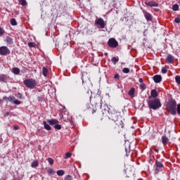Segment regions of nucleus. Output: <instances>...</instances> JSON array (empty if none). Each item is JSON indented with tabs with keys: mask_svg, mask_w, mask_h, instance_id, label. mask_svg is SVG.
<instances>
[{
	"mask_svg": "<svg viewBox=\"0 0 180 180\" xmlns=\"http://www.w3.org/2000/svg\"><path fill=\"white\" fill-rule=\"evenodd\" d=\"M47 172H48V174H50L51 175H53V174H56V172H54V170L51 168H49L47 169Z\"/></svg>",
	"mask_w": 180,
	"mask_h": 180,
	"instance_id": "393cba45",
	"label": "nucleus"
},
{
	"mask_svg": "<svg viewBox=\"0 0 180 180\" xmlns=\"http://www.w3.org/2000/svg\"><path fill=\"white\" fill-rule=\"evenodd\" d=\"M7 116H9V112H7L6 114H4V117H6Z\"/></svg>",
	"mask_w": 180,
	"mask_h": 180,
	"instance_id": "c03bdc74",
	"label": "nucleus"
},
{
	"mask_svg": "<svg viewBox=\"0 0 180 180\" xmlns=\"http://www.w3.org/2000/svg\"><path fill=\"white\" fill-rule=\"evenodd\" d=\"M6 43H7L8 44H12L13 43V40L12 38L10 37H7L6 38Z\"/></svg>",
	"mask_w": 180,
	"mask_h": 180,
	"instance_id": "f3484780",
	"label": "nucleus"
},
{
	"mask_svg": "<svg viewBox=\"0 0 180 180\" xmlns=\"http://www.w3.org/2000/svg\"><path fill=\"white\" fill-rule=\"evenodd\" d=\"M13 72L15 75H18V74H19L20 72V70L19 68H13Z\"/></svg>",
	"mask_w": 180,
	"mask_h": 180,
	"instance_id": "a211bd4d",
	"label": "nucleus"
},
{
	"mask_svg": "<svg viewBox=\"0 0 180 180\" xmlns=\"http://www.w3.org/2000/svg\"><path fill=\"white\" fill-rule=\"evenodd\" d=\"M47 123L51 126H56L58 123V120L56 119L48 120Z\"/></svg>",
	"mask_w": 180,
	"mask_h": 180,
	"instance_id": "9b49d317",
	"label": "nucleus"
},
{
	"mask_svg": "<svg viewBox=\"0 0 180 180\" xmlns=\"http://www.w3.org/2000/svg\"><path fill=\"white\" fill-rule=\"evenodd\" d=\"M162 80V77L160 75H156L153 77V81L156 84H160V82Z\"/></svg>",
	"mask_w": 180,
	"mask_h": 180,
	"instance_id": "9d476101",
	"label": "nucleus"
},
{
	"mask_svg": "<svg viewBox=\"0 0 180 180\" xmlns=\"http://www.w3.org/2000/svg\"><path fill=\"white\" fill-rule=\"evenodd\" d=\"M57 175H58L59 176H63V175H64L65 174V172L64 170H58L57 172H56Z\"/></svg>",
	"mask_w": 180,
	"mask_h": 180,
	"instance_id": "a878e982",
	"label": "nucleus"
},
{
	"mask_svg": "<svg viewBox=\"0 0 180 180\" xmlns=\"http://www.w3.org/2000/svg\"><path fill=\"white\" fill-rule=\"evenodd\" d=\"M28 46H33V43H31V42L29 43V44H28Z\"/></svg>",
	"mask_w": 180,
	"mask_h": 180,
	"instance_id": "de8ad7c7",
	"label": "nucleus"
},
{
	"mask_svg": "<svg viewBox=\"0 0 180 180\" xmlns=\"http://www.w3.org/2000/svg\"><path fill=\"white\" fill-rule=\"evenodd\" d=\"M5 81V77L4 75H0V82H4Z\"/></svg>",
	"mask_w": 180,
	"mask_h": 180,
	"instance_id": "58836bf2",
	"label": "nucleus"
},
{
	"mask_svg": "<svg viewBox=\"0 0 180 180\" xmlns=\"http://www.w3.org/2000/svg\"><path fill=\"white\" fill-rule=\"evenodd\" d=\"M5 34V30L0 27V36H4Z\"/></svg>",
	"mask_w": 180,
	"mask_h": 180,
	"instance_id": "2f4dec72",
	"label": "nucleus"
},
{
	"mask_svg": "<svg viewBox=\"0 0 180 180\" xmlns=\"http://www.w3.org/2000/svg\"><path fill=\"white\" fill-rule=\"evenodd\" d=\"M150 109H153V110H157L161 108V101L160 99L155 98L154 100H150L148 102Z\"/></svg>",
	"mask_w": 180,
	"mask_h": 180,
	"instance_id": "f257e3e1",
	"label": "nucleus"
},
{
	"mask_svg": "<svg viewBox=\"0 0 180 180\" xmlns=\"http://www.w3.org/2000/svg\"><path fill=\"white\" fill-rule=\"evenodd\" d=\"M125 150L127 151V148H125Z\"/></svg>",
	"mask_w": 180,
	"mask_h": 180,
	"instance_id": "3c124183",
	"label": "nucleus"
},
{
	"mask_svg": "<svg viewBox=\"0 0 180 180\" xmlns=\"http://www.w3.org/2000/svg\"><path fill=\"white\" fill-rule=\"evenodd\" d=\"M54 129H56V130H61V125L56 124V125H54Z\"/></svg>",
	"mask_w": 180,
	"mask_h": 180,
	"instance_id": "7c9ffc66",
	"label": "nucleus"
},
{
	"mask_svg": "<svg viewBox=\"0 0 180 180\" xmlns=\"http://www.w3.org/2000/svg\"><path fill=\"white\" fill-rule=\"evenodd\" d=\"M108 46H118L119 43L116 41L115 38H110L108 41Z\"/></svg>",
	"mask_w": 180,
	"mask_h": 180,
	"instance_id": "6e6552de",
	"label": "nucleus"
},
{
	"mask_svg": "<svg viewBox=\"0 0 180 180\" xmlns=\"http://www.w3.org/2000/svg\"><path fill=\"white\" fill-rule=\"evenodd\" d=\"M18 97L22 98V95L19 94Z\"/></svg>",
	"mask_w": 180,
	"mask_h": 180,
	"instance_id": "8fccbe9b",
	"label": "nucleus"
},
{
	"mask_svg": "<svg viewBox=\"0 0 180 180\" xmlns=\"http://www.w3.org/2000/svg\"><path fill=\"white\" fill-rule=\"evenodd\" d=\"M144 16H145L146 20H148V22L153 20V17L151 16V14L146 12L144 14Z\"/></svg>",
	"mask_w": 180,
	"mask_h": 180,
	"instance_id": "ddd939ff",
	"label": "nucleus"
},
{
	"mask_svg": "<svg viewBox=\"0 0 180 180\" xmlns=\"http://www.w3.org/2000/svg\"><path fill=\"white\" fill-rule=\"evenodd\" d=\"M175 80H176V82L180 85V76H176L175 77Z\"/></svg>",
	"mask_w": 180,
	"mask_h": 180,
	"instance_id": "473e14b6",
	"label": "nucleus"
},
{
	"mask_svg": "<svg viewBox=\"0 0 180 180\" xmlns=\"http://www.w3.org/2000/svg\"><path fill=\"white\" fill-rule=\"evenodd\" d=\"M65 180H72V176H71V175H68L65 176Z\"/></svg>",
	"mask_w": 180,
	"mask_h": 180,
	"instance_id": "4c0bfd02",
	"label": "nucleus"
},
{
	"mask_svg": "<svg viewBox=\"0 0 180 180\" xmlns=\"http://www.w3.org/2000/svg\"><path fill=\"white\" fill-rule=\"evenodd\" d=\"M19 129L18 127H14V130H18Z\"/></svg>",
	"mask_w": 180,
	"mask_h": 180,
	"instance_id": "49530a36",
	"label": "nucleus"
},
{
	"mask_svg": "<svg viewBox=\"0 0 180 180\" xmlns=\"http://www.w3.org/2000/svg\"><path fill=\"white\" fill-rule=\"evenodd\" d=\"M174 22L175 23H180V15H179L174 19Z\"/></svg>",
	"mask_w": 180,
	"mask_h": 180,
	"instance_id": "f704fd0d",
	"label": "nucleus"
},
{
	"mask_svg": "<svg viewBox=\"0 0 180 180\" xmlns=\"http://www.w3.org/2000/svg\"><path fill=\"white\" fill-rule=\"evenodd\" d=\"M169 141V139H168V137L167 136H162V143L164 144V146H167Z\"/></svg>",
	"mask_w": 180,
	"mask_h": 180,
	"instance_id": "f8f14e48",
	"label": "nucleus"
},
{
	"mask_svg": "<svg viewBox=\"0 0 180 180\" xmlns=\"http://www.w3.org/2000/svg\"><path fill=\"white\" fill-rule=\"evenodd\" d=\"M167 110L171 115H176V101H170L167 104Z\"/></svg>",
	"mask_w": 180,
	"mask_h": 180,
	"instance_id": "f03ea898",
	"label": "nucleus"
},
{
	"mask_svg": "<svg viewBox=\"0 0 180 180\" xmlns=\"http://www.w3.org/2000/svg\"><path fill=\"white\" fill-rule=\"evenodd\" d=\"M24 84L27 88H30V89H33L37 85L36 80L33 79H27L24 81Z\"/></svg>",
	"mask_w": 180,
	"mask_h": 180,
	"instance_id": "7ed1b4c3",
	"label": "nucleus"
},
{
	"mask_svg": "<svg viewBox=\"0 0 180 180\" xmlns=\"http://www.w3.org/2000/svg\"><path fill=\"white\" fill-rule=\"evenodd\" d=\"M150 95L153 98H157V96H158V93H157V90H152Z\"/></svg>",
	"mask_w": 180,
	"mask_h": 180,
	"instance_id": "dca6fc26",
	"label": "nucleus"
},
{
	"mask_svg": "<svg viewBox=\"0 0 180 180\" xmlns=\"http://www.w3.org/2000/svg\"><path fill=\"white\" fill-rule=\"evenodd\" d=\"M18 2L20 5H22V6H26V5H27V2H26V0H18Z\"/></svg>",
	"mask_w": 180,
	"mask_h": 180,
	"instance_id": "412c9836",
	"label": "nucleus"
},
{
	"mask_svg": "<svg viewBox=\"0 0 180 180\" xmlns=\"http://www.w3.org/2000/svg\"><path fill=\"white\" fill-rule=\"evenodd\" d=\"M177 113L178 115H180V104L177 105Z\"/></svg>",
	"mask_w": 180,
	"mask_h": 180,
	"instance_id": "ea45409f",
	"label": "nucleus"
},
{
	"mask_svg": "<svg viewBox=\"0 0 180 180\" xmlns=\"http://www.w3.org/2000/svg\"><path fill=\"white\" fill-rule=\"evenodd\" d=\"M139 81L140 84H143V79L142 78H140L139 79Z\"/></svg>",
	"mask_w": 180,
	"mask_h": 180,
	"instance_id": "a18cd8bd",
	"label": "nucleus"
},
{
	"mask_svg": "<svg viewBox=\"0 0 180 180\" xmlns=\"http://www.w3.org/2000/svg\"><path fill=\"white\" fill-rule=\"evenodd\" d=\"M167 71H168L167 70V68L164 67V68H162V74H167Z\"/></svg>",
	"mask_w": 180,
	"mask_h": 180,
	"instance_id": "e433bc0d",
	"label": "nucleus"
},
{
	"mask_svg": "<svg viewBox=\"0 0 180 180\" xmlns=\"http://www.w3.org/2000/svg\"><path fill=\"white\" fill-rule=\"evenodd\" d=\"M156 167H157V168H162V167H164V165H162V163L161 162L156 161Z\"/></svg>",
	"mask_w": 180,
	"mask_h": 180,
	"instance_id": "b1692460",
	"label": "nucleus"
},
{
	"mask_svg": "<svg viewBox=\"0 0 180 180\" xmlns=\"http://www.w3.org/2000/svg\"><path fill=\"white\" fill-rule=\"evenodd\" d=\"M71 155H72L71 153L70 152L66 153L65 156V160H67V158H70Z\"/></svg>",
	"mask_w": 180,
	"mask_h": 180,
	"instance_id": "72a5a7b5",
	"label": "nucleus"
},
{
	"mask_svg": "<svg viewBox=\"0 0 180 180\" xmlns=\"http://www.w3.org/2000/svg\"><path fill=\"white\" fill-rule=\"evenodd\" d=\"M111 61H112L114 64H116V63H117V61H119V58L113 57V58L111 59Z\"/></svg>",
	"mask_w": 180,
	"mask_h": 180,
	"instance_id": "c85d7f7f",
	"label": "nucleus"
},
{
	"mask_svg": "<svg viewBox=\"0 0 180 180\" xmlns=\"http://www.w3.org/2000/svg\"><path fill=\"white\" fill-rule=\"evenodd\" d=\"M160 172V169L159 168H156L155 169V174H158Z\"/></svg>",
	"mask_w": 180,
	"mask_h": 180,
	"instance_id": "37998d69",
	"label": "nucleus"
},
{
	"mask_svg": "<svg viewBox=\"0 0 180 180\" xmlns=\"http://www.w3.org/2000/svg\"><path fill=\"white\" fill-rule=\"evenodd\" d=\"M174 60H175V58L172 56V55H168L167 58V63H169L170 64L174 63Z\"/></svg>",
	"mask_w": 180,
	"mask_h": 180,
	"instance_id": "4468645a",
	"label": "nucleus"
},
{
	"mask_svg": "<svg viewBox=\"0 0 180 180\" xmlns=\"http://www.w3.org/2000/svg\"><path fill=\"white\" fill-rule=\"evenodd\" d=\"M122 72H124V74H129L130 72V69H129L127 68H124L122 70Z\"/></svg>",
	"mask_w": 180,
	"mask_h": 180,
	"instance_id": "bb28decb",
	"label": "nucleus"
},
{
	"mask_svg": "<svg viewBox=\"0 0 180 180\" xmlns=\"http://www.w3.org/2000/svg\"><path fill=\"white\" fill-rule=\"evenodd\" d=\"M42 74L44 77H47V74H49V70H47L46 67H43Z\"/></svg>",
	"mask_w": 180,
	"mask_h": 180,
	"instance_id": "2eb2a0df",
	"label": "nucleus"
},
{
	"mask_svg": "<svg viewBox=\"0 0 180 180\" xmlns=\"http://www.w3.org/2000/svg\"><path fill=\"white\" fill-rule=\"evenodd\" d=\"M179 9V6H178V4H174L173 6H172V10L174 11H176Z\"/></svg>",
	"mask_w": 180,
	"mask_h": 180,
	"instance_id": "cd10ccee",
	"label": "nucleus"
},
{
	"mask_svg": "<svg viewBox=\"0 0 180 180\" xmlns=\"http://www.w3.org/2000/svg\"><path fill=\"white\" fill-rule=\"evenodd\" d=\"M112 49H115L116 46H111Z\"/></svg>",
	"mask_w": 180,
	"mask_h": 180,
	"instance_id": "09e8293b",
	"label": "nucleus"
},
{
	"mask_svg": "<svg viewBox=\"0 0 180 180\" xmlns=\"http://www.w3.org/2000/svg\"><path fill=\"white\" fill-rule=\"evenodd\" d=\"M140 86H141V89H146V84H141Z\"/></svg>",
	"mask_w": 180,
	"mask_h": 180,
	"instance_id": "a19ab883",
	"label": "nucleus"
},
{
	"mask_svg": "<svg viewBox=\"0 0 180 180\" xmlns=\"http://www.w3.org/2000/svg\"><path fill=\"white\" fill-rule=\"evenodd\" d=\"M48 162L50 164V165H53V164H54V160H53V158H48Z\"/></svg>",
	"mask_w": 180,
	"mask_h": 180,
	"instance_id": "c756f323",
	"label": "nucleus"
},
{
	"mask_svg": "<svg viewBox=\"0 0 180 180\" xmlns=\"http://www.w3.org/2000/svg\"><path fill=\"white\" fill-rule=\"evenodd\" d=\"M96 26H100V29H105V26H106V22L103 20V18H96L95 20Z\"/></svg>",
	"mask_w": 180,
	"mask_h": 180,
	"instance_id": "39448f33",
	"label": "nucleus"
},
{
	"mask_svg": "<svg viewBox=\"0 0 180 180\" xmlns=\"http://www.w3.org/2000/svg\"><path fill=\"white\" fill-rule=\"evenodd\" d=\"M114 78L115 79H119L120 78V76H119V75H115Z\"/></svg>",
	"mask_w": 180,
	"mask_h": 180,
	"instance_id": "79ce46f5",
	"label": "nucleus"
},
{
	"mask_svg": "<svg viewBox=\"0 0 180 180\" xmlns=\"http://www.w3.org/2000/svg\"><path fill=\"white\" fill-rule=\"evenodd\" d=\"M11 24L12 25V26H16V25H18V22H16V20L15 18H12L11 20Z\"/></svg>",
	"mask_w": 180,
	"mask_h": 180,
	"instance_id": "5701e85b",
	"label": "nucleus"
},
{
	"mask_svg": "<svg viewBox=\"0 0 180 180\" xmlns=\"http://www.w3.org/2000/svg\"><path fill=\"white\" fill-rule=\"evenodd\" d=\"M4 101H6V102H11V103H15V105H20V101L16 99L14 96L6 97L4 96L3 98Z\"/></svg>",
	"mask_w": 180,
	"mask_h": 180,
	"instance_id": "20e7f679",
	"label": "nucleus"
},
{
	"mask_svg": "<svg viewBox=\"0 0 180 180\" xmlns=\"http://www.w3.org/2000/svg\"><path fill=\"white\" fill-rule=\"evenodd\" d=\"M145 5H147L148 6H152V7H157L158 6V4L155 1H145Z\"/></svg>",
	"mask_w": 180,
	"mask_h": 180,
	"instance_id": "1a4fd4ad",
	"label": "nucleus"
},
{
	"mask_svg": "<svg viewBox=\"0 0 180 180\" xmlns=\"http://www.w3.org/2000/svg\"><path fill=\"white\" fill-rule=\"evenodd\" d=\"M11 53V51L8 49L6 46H1L0 47V54L1 56H6L7 54H9Z\"/></svg>",
	"mask_w": 180,
	"mask_h": 180,
	"instance_id": "423d86ee",
	"label": "nucleus"
},
{
	"mask_svg": "<svg viewBox=\"0 0 180 180\" xmlns=\"http://www.w3.org/2000/svg\"><path fill=\"white\" fill-rule=\"evenodd\" d=\"M31 167L32 168H36V167H39V162L37 160H34L32 164Z\"/></svg>",
	"mask_w": 180,
	"mask_h": 180,
	"instance_id": "aec40b11",
	"label": "nucleus"
},
{
	"mask_svg": "<svg viewBox=\"0 0 180 180\" xmlns=\"http://www.w3.org/2000/svg\"><path fill=\"white\" fill-rule=\"evenodd\" d=\"M43 99H44V95H41L40 96H38V101L39 102H41V101H43Z\"/></svg>",
	"mask_w": 180,
	"mask_h": 180,
	"instance_id": "c9c22d12",
	"label": "nucleus"
},
{
	"mask_svg": "<svg viewBox=\"0 0 180 180\" xmlns=\"http://www.w3.org/2000/svg\"><path fill=\"white\" fill-rule=\"evenodd\" d=\"M44 129H46V130H51V127H50V125H49V124H47V122H46V121L44 122Z\"/></svg>",
	"mask_w": 180,
	"mask_h": 180,
	"instance_id": "6ab92c4d",
	"label": "nucleus"
},
{
	"mask_svg": "<svg viewBox=\"0 0 180 180\" xmlns=\"http://www.w3.org/2000/svg\"><path fill=\"white\" fill-rule=\"evenodd\" d=\"M129 95L131 98L134 97V89L132 88L129 91Z\"/></svg>",
	"mask_w": 180,
	"mask_h": 180,
	"instance_id": "4be33fe9",
	"label": "nucleus"
},
{
	"mask_svg": "<svg viewBox=\"0 0 180 180\" xmlns=\"http://www.w3.org/2000/svg\"><path fill=\"white\" fill-rule=\"evenodd\" d=\"M116 115H112V120H114V122H115L117 126H119L120 127H121L122 129H123L124 127V124H123V121L122 120H117V118H115Z\"/></svg>",
	"mask_w": 180,
	"mask_h": 180,
	"instance_id": "0eeeda50",
	"label": "nucleus"
}]
</instances>
